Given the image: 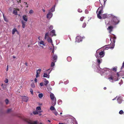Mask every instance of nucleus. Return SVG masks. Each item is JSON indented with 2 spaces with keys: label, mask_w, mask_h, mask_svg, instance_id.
<instances>
[{
  "label": "nucleus",
  "mask_w": 124,
  "mask_h": 124,
  "mask_svg": "<svg viewBox=\"0 0 124 124\" xmlns=\"http://www.w3.org/2000/svg\"><path fill=\"white\" fill-rule=\"evenodd\" d=\"M47 40L48 42L52 43V41L51 39L50 38L48 37V38L47 39Z\"/></svg>",
  "instance_id": "nucleus-24"
},
{
  "label": "nucleus",
  "mask_w": 124,
  "mask_h": 124,
  "mask_svg": "<svg viewBox=\"0 0 124 124\" xmlns=\"http://www.w3.org/2000/svg\"><path fill=\"white\" fill-rule=\"evenodd\" d=\"M30 92L32 94H33V91L32 89H30Z\"/></svg>",
  "instance_id": "nucleus-41"
},
{
  "label": "nucleus",
  "mask_w": 124,
  "mask_h": 124,
  "mask_svg": "<svg viewBox=\"0 0 124 124\" xmlns=\"http://www.w3.org/2000/svg\"><path fill=\"white\" fill-rule=\"evenodd\" d=\"M117 102H118L120 104L121 103L122 101V100L120 98H119L117 100Z\"/></svg>",
  "instance_id": "nucleus-21"
},
{
  "label": "nucleus",
  "mask_w": 124,
  "mask_h": 124,
  "mask_svg": "<svg viewBox=\"0 0 124 124\" xmlns=\"http://www.w3.org/2000/svg\"><path fill=\"white\" fill-rule=\"evenodd\" d=\"M34 81L35 82H37V78H35L34 80Z\"/></svg>",
  "instance_id": "nucleus-55"
},
{
  "label": "nucleus",
  "mask_w": 124,
  "mask_h": 124,
  "mask_svg": "<svg viewBox=\"0 0 124 124\" xmlns=\"http://www.w3.org/2000/svg\"><path fill=\"white\" fill-rule=\"evenodd\" d=\"M25 121L29 124H37L38 122L37 121H33L29 119H26ZM39 124H42L41 123Z\"/></svg>",
  "instance_id": "nucleus-6"
},
{
  "label": "nucleus",
  "mask_w": 124,
  "mask_h": 124,
  "mask_svg": "<svg viewBox=\"0 0 124 124\" xmlns=\"http://www.w3.org/2000/svg\"><path fill=\"white\" fill-rule=\"evenodd\" d=\"M41 70L40 69H39L37 71H38V72H40L41 71Z\"/></svg>",
  "instance_id": "nucleus-53"
},
{
  "label": "nucleus",
  "mask_w": 124,
  "mask_h": 124,
  "mask_svg": "<svg viewBox=\"0 0 124 124\" xmlns=\"http://www.w3.org/2000/svg\"><path fill=\"white\" fill-rule=\"evenodd\" d=\"M8 66L7 65V68L6 69V70L7 71H8Z\"/></svg>",
  "instance_id": "nucleus-56"
},
{
  "label": "nucleus",
  "mask_w": 124,
  "mask_h": 124,
  "mask_svg": "<svg viewBox=\"0 0 124 124\" xmlns=\"http://www.w3.org/2000/svg\"><path fill=\"white\" fill-rule=\"evenodd\" d=\"M100 1L101 4L102 6H101L100 7L98 8V9L97 10V12L98 11H103V5H102V4L103 3L104 4L105 3V1L104 0H99Z\"/></svg>",
  "instance_id": "nucleus-7"
},
{
  "label": "nucleus",
  "mask_w": 124,
  "mask_h": 124,
  "mask_svg": "<svg viewBox=\"0 0 124 124\" xmlns=\"http://www.w3.org/2000/svg\"><path fill=\"white\" fill-rule=\"evenodd\" d=\"M44 80H45L44 82V85L46 86L47 85V84H48L49 83V81L48 80H47L46 78H44Z\"/></svg>",
  "instance_id": "nucleus-19"
},
{
  "label": "nucleus",
  "mask_w": 124,
  "mask_h": 124,
  "mask_svg": "<svg viewBox=\"0 0 124 124\" xmlns=\"http://www.w3.org/2000/svg\"><path fill=\"white\" fill-rule=\"evenodd\" d=\"M116 39V37L115 36H114L113 37H112L110 39V40L111 42H112V43L110 45H108L105 46H109L108 47H106L105 48V50L108 49V48L111 49H113L115 46V39Z\"/></svg>",
  "instance_id": "nucleus-4"
},
{
  "label": "nucleus",
  "mask_w": 124,
  "mask_h": 124,
  "mask_svg": "<svg viewBox=\"0 0 124 124\" xmlns=\"http://www.w3.org/2000/svg\"><path fill=\"white\" fill-rule=\"evenodd\" d=\"M13 13L15 15H17V11H19V9L18 8H14Z\"/></svg>",
  "instance_id": "nucleus-11"
},
{
  "label": "nucleus",
  "mask_w": 124,
  "mask_h": 124,
  "mask_svg": "<svg viewBox=\"0 0 124 124\" xmlns=\"http://www.w3.org/2000/svg\"><path fill=\"white\" fill-rule=\"evenodd\" d=\"M54 65V62H52L51 64V67H53Z\"/></svg>",
  "instance_id": "nucleus-36"
},
{
  "label": "nucleus",
  "mask_w": 124,
  "mask_h": 124,
  "mask_svg": "<svg viewBox=\"0 0 124 124\" xmlns=\"http://www.w3.org/2000/svg\"><path fill=\"white\" fill-rule=\"evenodd\" d=\"M53 113H54V114L56 116L58 114V113L57 112V111L56 110H54V112H53Z\"/></svg>",
  "instance_id": "nucleus-35"
},
{
  "label": "nucleus",
  "mask_w": 124,
  "mask_h": 124,
  "mask_svg": "<svg viewBox=\"0 0 124 124\" xmlns=\"http://www.w3.org/2000/svg\"><path fill=\"white\" fill-rule=\"evenodd\" d=\"M50 109L51 110H54L55 109V108L54 107H53V106H51L50 108Z\"/></svg>",
  "instance_id": "nucleus-32"
},
{
  "label": "nucleus",
  "mask_w": 124,
  "mask_h": 124,
  "mask_svg": "<svg viewBox=\"0 0 124 124\" xmlns=\"http://www.w3.org/2000/svg\"><path fill=\"white\" fill-rule=\"evenodd\" d=\"M113 26L110 25L107 28V30L108 31L109 33H110L113 31Z\"/></svg>",
  "instance_id": "nucleus-10"
},
{
  "label": "nucleus",
  "mask_w": 124,
  "mask_h": 124,
  "mask_svg": "<svg viewBox=\"0 0 124 124\" xmlns=\"http://www.w3.org/2000/svg\"><path fill=\"white\" fill-rule=\"evenodd\" d=\"M86 25V23H85V22L84 23H83V25H82V27L84 28H85V27Z\"/></svg>",
  "instance_id": "nucleus-37"
},
{
  "label": "nucleus",
  "mask_w": 124,
  "mask_h": 124,
  "mask_svg": "<svg viewBox=\"0 0 124 124\" xmlns=\"http://www.w3.org/2000/svg\"><path fill=\"white\" fill-rule=\"evenodd\" d=\"M33 11L31 9V10H30L29 11V13H30V14H31V13H33Z\"/></svg>",
  "instance_id": "nucleus-51"
},
{
  "label": "nucleus",
  "mask_w": 124,
  "mask_h": 124,
  "mask_svg": "<svg viewBox=\"0 0 124 124\" xmlns=\"http://www.w3.org/2000/svg\"><path fill=\"white\" fill-rule=\"evenodd\" d=\"M40 74V72H38V71L36 72V78H37L39 76V75Z\"/></svg>",
  "instance_id": "nucleus-40"
},
{
  "label": "nucleus",
  "mask_w": 124,
  "mask_h": 124,
  "mask_svg": "<svg viewBox=\"0 0 124 124\" xmlns=\"http://www.w3.org/2000/svg\"><path fill=\"white\" fill-rule=\"evenodd\" d=\"M40 37H38V39H39V40H40Z\"/></svg>",
  "instance_id": "nucleus-64"
},
{
  "label": "nucleus",
  "mask_w": 124,
  "mask_h": 124,
  "mask_svg": "<svg viewBox=\"0 0 124 124\" xmlns=\"http://www.w3.org/2000/svg\"><path fill=\"white\" fill-rule=\"evenodd\" d=\"M124 62L123 63V64H122V65L121 67V70H122V69H123V68H124Z\"/></svg>",
  "instance_id": "nucleus-43"
},
{
  "label": "nucleus",
  "mask_w": 124,
  "mask_h": 124,
  "mask_svg": "<svg viewBox=\"0 0 124 124\" xmlns=\"http://www.w3.org/2000/svg\"><path fill=\"white\" fill-rule=\"evenodd\" d=\"M112 70L115 72H116V71L117 69L116 68L114 67L112 69Z\"/></svg>",
  "instance_id": "nucleus-33"
},
{
  "label": "nucleus",
  "mask_w": 124,
  "mask_h": 124,
  "mask_svg": "<svg viewBox=\"0 0 124 124\" xmlns=\"http://www.w3.org/2000/svg\"><path fill=\"white\" fill-rule=\"evenodd\" d=\"M39 43L40 45H43V46H45V44L44 43V42L43 41H41L39 42Z\"/></svg>",
  "instance_id": "nucleus-27"
},
{
  "label": "nucleus",
  "mask_w": 124,
  "mask_h": 124,
  "mask_svg": "<svg viewBox=\"0 0 124 124\" xmlns=\"http://www.w3.org/2000/svg\"><path fill=\"white\" fill-rule=\"evenodd\" d=\"M8 79H6V80H5V82L6 83H8Z\"/></svg>",
  "instance_id": "nucleus-52"
},
{
  "label": "nucleus",
  "mask_w": 124,
  "mask_h": 124,
  "mask_svg": "<svg viewBox=\"0 0 124 124\" xmlns=\"http://www.w3.org/2000/svg\"><path fill=\"white\" fill-rule=\"evenodd\" d=\"M107 24L110 25H114L117 24L119 22V21L117 17L114 16H112L110 18Z\"/></svg>",
  "instance_id": "nucleus-2"
},
{
  "label": "nucleus",
  "mask_w": 124,
  "mask_h": 124,
  "mask_svg": "<svg viewBox=\"0 0 124 124\" xmlns=\"http://www.w3.org/2000/svg\"><path fill=\"white\" fill-rule=\"evenodd\" d=\"M124 112L122 110H120L119 112V113L121 115L123 114Z\"/></svg>",
  "instance_id": "nucleus-34"
},
{
  "label": "nucleus",
  "mask_w": 124,
  "mask_h": 124,
  "mask_svg": "<svg viewBox=\"0 0 124 124\" xmlns=\"http://www.w3.org/2000/svg\"><path fill=\"white\" fill-rule=\"evenodd\" d=\"M13 58H16V57L14 56H13Z\"/></svg>",
  "instance_id": "nucleus-59"
},
{
  "label": "nucleus",
  "mask_w": 124,
  "mask_h": 124,
  "mask_svg": "<svg viewBox=\"0 0 124 124\" xmlns=\"http://www.w3.org/2000/svg\"><path fill=\"white\" fill-rule=\"evenodd\" d=\"M100 59H98L97 60V62L99 65H100L101 63Z\"/></svg>",
  "instance_id": "nucleus-30"
},
{
  "label": "nucleus",
  "mask_w": 124,
  "mask_h": 124,
  "mask_svg": "<svg viewBox=\"0 0 124 124\" xmlns=\"http://www.w3.org/2000/svg\"><path fill=\"white\" fill-rule=\"evenodd\" d=\"M51 33H52L51 35L52 36H56V34H55V31L54 30H53L51 31L50 32Z\"/></svg>",
  "instance_id": "nucleus-15"
},
{
  "label": "nucleus",
  "mask_w": 124,
  "mask_h": 124,
  "mask_svg": "<svg viewBox=\"0 0 124 124\" xmlns=\"http://www.w3.org/2000/svg\"><path fill=\"white\" fill-rule=\"evenodd\" d=\"M84 18V17H81L80 18V21H82Z\"/></svg>",
  "instance_id": "nucleus-48"
},
{
  "label": "nucleus",
  "mask_w": 124,
  "mask_h": 124,
  "mask_svg": "<svg viewBox=\"0 0 124 124\" xmlns=\"http://www.w3.org/2000/svg\"><path fill=\"white\" fill-rule=\"evenodd\" d=\"M52 13L50 12V10L49 11V12L47 15V18H50L52 16Z\"/></svg>",
  "instance_id": "nucleus-12"
},
{
  "label": "nucleus",
  "mask_w": 124,
  "mask_h": 124,
  "mask_svg": "<svg viewBox=\"0 0 124 124\" xmlns=\"http://www.w3.org/2000/svg\"><path fill=\"white\" fill-rule=\"evenodd\" d=\"M3 16L4 20L6 22H7L8 21V20L6 17L4 16V15L3 14Z\"/></svg>",
  "instance_id": "nucleus-29"
},
{
  "label": "nucleus",
  "mask_w": 124,
  "mask_h": 124,
  "mask_svg": "<svg viewBox=\"0 0 124 124\" xmlns=\"http://www.w3.org/2000/svg\"><path fill=\"white\" fill-rule=\"evenodd\" d=\"M48 37V32H47L46 33L45 35V36L44 39H46Z\"/></svg>",
  "instance_id": "nucleus-25"
},
{
  "label": "nucleus",
  "mask_w": 124,
  "mask_h": 124,
  "mask_svg": "<svg viewBox=\"0 0 124 124\" xmlns=\"http://www.w3.org/2000/svg\"><path fill=\"white\" fill-rule=\"evenodd\" d=\"M59 124H64L63 123H59Z\"/></svg>",
  "instance_id": "nucleus-63"
},
{
  "label": "nucleus",
  "mask_w": 124,
  "mask_h": 124,
  "mask_svg": "<svg viewBox=\"0 0 124 124\" xmlns=\"http://www.w3.org/2000/svg\"><path fill=\"white\" fill-rule=\"evenodd\" d=\"M29 98L27 96H25L22 97V99L23 101L26 102H27Z\"/></svg>",
  "instance_id": "nucleus-13"
},
{
  "label": "nucleus",
  "mask_w": 124,
  "mask_h": 124,
  "mask_svg": "<svg viewBox=\"0 0 124 124\" xmlns=\"http://www.w3.org/2000/svg\"><path fill=\"white\" fill-rule=\"evenodd\" d=\"M26 22L24 21L23 20H22L21 21L22 23V27L23 28H24L25 27L26 23Z\"/></svg>",
  "instance_id": "nucleus-17"
},
{
  "label": "nucleus",
  "mask_w": 124,
  "mask_h": 124,
  "mask_svg": "<svg viewBox=\"0 0 124 124\" xmlns=\"http://www.w3.org/2000/svg\"><path fill=\"white\" fill-rule=\"evenodd\" d=\"M67 60L68 61L70 62L71 60V57L70 56H68L67 58Z\"/></svg>",
  "instance_id": "nucleus-23"
},
{
  "label": "nucleus",
  "mask_w": 124,
  "mask_h": 124,
  "mask_svg": "<svg viewBox=\"0 0 124 124\" xmlns=\"http://www.w3.org/2000/svg\"><path fill=\"white\" fill-rule=\"evenodd\" d=\"M101 15L99 14H97V17H98L100 19H101Z\"/></svg>",
  "instance_id": "nucleus-39"
},
{
  "label": "nucleus",
  "mask_w": 124,
  "mask_h": 124,
  "mask_svg": "<svg viewBox=\"0 0 124 124\" xmlns=\"http://www.w3.org/2000/svg\"><path fill=\"white\" fill-rule=\"evenodd\" d=\"M85 13L86 14H87L89 13V11L87 10H85Z\"/></svg>",
  "instance_id": "nucleus-50"
},
{
  "label": "nucleus",
  "mask_w": 124,
  "mask_h": 124,
  "mask_svg": "<svg viewBox=\"0 0 124 124\" xmlns=\"http://www.w3.org/2000/svg\"><path fill=\"white\" fill-rule=\"evenodd\" d=\"M53 61L54 62H55L56 61V60L57 58V55H53Z\"/></svg>",
  "instance_id": "nucleus-16"
},
{
  "label": "nucleus",
  "mask_w": 124,
  "mask_h": 124,
  "mask_svg": "<svg viewBox=\"0 0 124 124\" xmlns=\"http://www.w3.org/2000/svg\"><path fill=\"white\" fill-rule=\"evenodd\" d=\"M111 74L108 78V79L110 81L111 80L116 81L118 80V77L119 76V74L118 73H116L112 72Z\"/></svg>",
  "instance_id": "nucleus-3"
},
{
  "label": "nucleus",
  "mask_w": 124,
  "mask_h": 124,
  "mask_svg": "<svg viewBox=\"0 0 124 124\" xmlns=\"http://www.w3.org/2000/svg\"><path fill=\"white\" fill-rule=\"evenodd\" d=\"M43 77H44L46 78L47 77L48 78H49V75L48 76L47 74L45 73H44L43 75Z\"/></svg>",
  "instance_id": "nucleus-26"
},
{
  "label": "nucleus",
  "mask_w": 124,
  "mask_h": 124,
  "mask_svg": "<svg viewBox=\"0 0 124 124\" xmlns=\"http://www.w3.org/2000/svg\"><path fill=\"white\" fill-rule=\"evenodd\" d=\"M40 85L41 86H42L43 85V84L42 83H41L40 84Z\"/></svg>",
  "instance_id": "nucleus-54"
},
{
  "label": "nucleus",
  "mask_w": 124,
  "mask_h": 124,
  "mask_svg": "<svg viewBox=\"0 0 124 124\" xmlns=\"http://www.w3.org/2000/svg\"><path fill=\"white\" fill-rule=\"evenodd\" d=\"M11 110V109H9L7 110V113H9L10 112Z\"/></svg>",
  "instance_id": "nucleus-47"
},
{
  "label": "nucleus",
  "mask_w": 124,
  "mask_h": 124,
  "mask_svg": "<svg viewBox=\"0 0 124 124\" xmlns=\"http://www.w3.org/2000/svg\"><path fill=\"white\" fill-rule=\"evenodd\" d=\"M108 15H107L106 14H103L102 16V17L104 19H105L108 17Z\"/></svg>",
  "instance_id": "nucleus-18"
},
{
  "label": "nucleus",
  "mask_w": 124,
  "mask_h": 124,
  "mask_svg": "<svg viewBox=\"0 0 124 124\" xmlns=\"http://www.w3.org/2000/svg\"><path fill=\"white\" fill-rule=\"evenodd\" d=\"M22 18L24 21L26 22L27 21L28 18L27 16L26 15H23L22 16Z\"/></svg>",
  "instance_id": "nucleus-14"
},
{
  "label": "nucleus",
  "mask_w": 124,
  "mask_h": 124,
  "mask_svg": "<svg viewBox=\"0 0 124 124\" xmlns=\"http://www.w3.org/2000/svg\"><path fill=\"white\" fill-rule=\"evenodd\" d=\"M82 10L80 8H79L78 9V11L79 12L81 13L82 12Z\"/></svg>",
  "instance_id": "nucleus-44"
},
{
  "label": "nucleus",
  "mask_w": 124,
  "mask_h": 124,
  "mask_svg": "<svg viewBox=\"0 0 124 124\" xmlns=\"http://www.w3.org/2000/svg\"><path fill=\"white\" fill-rule=\"evenodd\" d=\"M54 50H53V51H52V53H54Z\"/></svg>",
  "instance_id": "nucleus-61"
},
{
  "label": "nucleus",
  "mask_w": 124,
  "mask_h": 124,
  "mask_svg": "<svg viewBox=\"0 0 124 124\" xmlns=\"http://www.w3.org/2000/svg\"><path fill=\"white\" fill-rule=\"evenodd\" d=\"M25 64V65H26V66H28V65H27V62H26Z\"/></svg>",
  "instance_id": "nucleus-57"
},
{
  "label": "nucleus",
  "mask_w": 124,
  "mask_h": 124,
  "mask_svg": "<svg viewBox=\"0 0 124 124\" xmlns=\"http://www.w3.org/2000/svg\"><path fill=\"white\" fill-rule=\"evenodd\" d=\"M41 109V107H38L36 108V110H39Z\"/></svg>",
  "instance_id": "nucleus-42"
},
{
  "label": "nucleus",
  "mask_w": 124,
  "mask_h": 124,
  "mask_svg": "<svg viewBox=\"0 0 124 124\" xmlns=\"http://www.w3.org/2000/svg\"><path fill=\"white\" fill-rule=\"evenodd\" d=\"M8 102H9V101H8V99H6V100H5V102H6V104H8Z\"/></svg>",
  "instance_id": "nucleus-45"
},
{
  "label": "nucleus",
  "mask_w": 124,
  "mask_h": 124,
  "mask_svg": "<svg viewBox=\"0 0 124 124\" xmlns=\"http://www.w3.org/2000/svg\"><path fill=\"white\" fill-rule=\"evenodd\" d=\"M43 96V95L42 93H39L38 95V96L40 98H42Z\"/></svg>",
  "instance_id": "nucleus-28"
},
{
  "label": "nucleus",
  "mask_w": 124,
  "mask_h": 124,
  "mask_svg": "<svg viewBox=\"0 0 124 124\" xmlns=\"http://www.w3.org/2000/svg\"><path fill=\"white\" fill-rule=\"evenodd\" d=\"M99 55H100L99 56L98 55H97V54H96V55H95L97 58L99 57H100L101 58L103 57L104 55V53L103 51H101V52L99 53Z\"/></svg>",
  "instance_id": "nucleus-8"
},
{
  "label": "nucleus",
  "mask_w": 124,
  "mask_h": 124,
  "mask_svg": "<svg viewBox=\"0 0 124 124\" xmlns=\"http://www.w3.org/2000/svg\"><path fill=\"white\" fill-rule=\"evenodd\" d=\"M50 97L52 101V105H55L56 104V99L54 94L53 93L51 94L50 95Z\"/></svg>",
  "instance_id": "nucleus-5"
},
{
  "label": "nucleus",
  "mask_w": 124,
  "mask_h": 124,
  "mask_svg": "<svg viewBox=\"0 0 124 124\" xmlns=\"http://www.w3.org/2000/svg\"><path fill=\"white\" fill-rule=\"evenodd\" d=\"M107 24L110 25H114L117 24L119 22V21L117 17L114 16H112L110 18Z\"/></svg>",
  "instance_id": "nucleus-1"
},
{
  "label": "nucleus",
  "mask_w": 124,
  "mask_h": 124,
  "mask_svg": "<svg viewBox=\"0 0 124 124\" xmlns=\"http://www.w3.org/2000/svg\"><path fill=\"white\" fill-rule=\"evenodd\" d=\"M33 113L34 114H37L38 113V111H34Z\"/></svg>",
  "instance_id": "nucleus-46"
},
{
  "label": "nucleus",
  "mask_w": 124,
  "mask_h": 124,
  "mask_svg": "<svg viewBox=\"0 0 124 124\" xmlns=\"http://www.w3.org/2000/svg\"><path fill=\"white\" fill-rule=\"evenodd\" d=\"M15 32H18L17 31L15 28H14L12 30V34H14Z\"/></svg>",
  "instance_id": "nucleus-22"
},
{
  "label": "nucleus",
  "mask_w": 124,
  "mask_h": 124,
  "mask_svg": "<svg viewBox=\"0 0 124 124\" xmlns=\"http://www.w3.org/2000/svg\"><path fill=\"white\" fill-rule=\"evenodd\" d=\"M42 10L44 12H45V10L43 9Z\"/></svg>",
  "instance_id": "nucleus-60"
},
{
  "label": "nucleus",
  "mask_w": 124,
  "mask_h": 124,
  "mask_svg": "<svg viewBox=\"0 0 124 124\" xmlns=\"http://www.w3.org/2000/svg\"><path fill=\"white\" fill-rule=\"evenodd\" d=\"M53 28V26L52 25H50L49 28V29L50 30H51Z\"/></svg>",
  "instance_id": "nucleus-38"
},
{
  "label": "nucleus",
  "mask_w": 124,
  "mask_h": 124,
  "mask_svg": "<svg viewBox=\"0 0 124 124\" xmlns=\"http://www.w3.org/2000/svg\"><path fill=\"white\" fill-rule=\"evenodd\" d=\"M103 89H104V90H105L106 89H107V88H106V87H104V88Z\"/></svg>",
  "instance_id": "nucleus-58"
},
{
  "label": "nucleus",
  "mask_w": 124,
  "mask_h": 124,
  "mask_svg": "<svg viewBox=\"0 0 124 124\" xmlns=\"http://www.w3.org/2000/svg\"><path fill=\"white\" fill-rule=\"evenodd\" d=\"M55 5H54L53 7L52 8L49 10H50V12L51 11L52 12H53L55 11Z\"/></svg>",
  "instance_id": "nucleus-20"
},
{
  "label": "nucleus",
  "mask_w": 124,
  "mask_h": 124,
  "mask_svg": "<svg viewBox=\"0 0 124 124\" xmlns=\"http://www.w3.org/2000/svg\"><path fill=\"white\" fill-rule=\"evenodd\" d=\"M41 46L42 48H44V47L43 46Z\"/></svg>",
  "instance_id": "nucleus-62"
},
{
  "label": "nucleus",
  "mask_w": 124,
  "mask_h": 124,
  "mask_svg": "<svg viewBox=\"0 0 124 124\" xmlns=\"http://www.w3.org/2000/svg\"><path fill=\"white\" fill-rule=\"evenodd\" d=\"M82 40V38L80 36H77L76 38V42H79Z\"/></svg>",
  "instance_id": "nucleus-9"
},
{
  "label": "nucleus",
  "mask_w": 124,
  "mask_h": 124,
  "mask_svg": "<svg viewBox=\"0 0 124 124\" xmlns=\"http://www.w3.org/2000/svg\"><path fill=\"white\" fill-rule=\"evenodd\" d=\"M103 11H99L98 13V14L101 15V13H102Z\"/></svg>",
  "instance_id": "nucleus-49"
},
{
  "label": "nucleus",
  "mask_w": 124,
  "mask_h": 124,
  "mask_svg": "<svg viewBox=\"0 0 124 124\" xmlns=\"http://www.w3.org/2000/svg\"><path fill=\"white\" fill-rule=\"evenodd\" d=\"M31 86L32 88H34L35 87V84L33 83H31Z\"/></svg>",
  "instance_id": "nucleus-31"
}]
</instances>
